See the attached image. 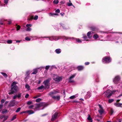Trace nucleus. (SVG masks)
I'll use <instances>...</instances> for the list:
<instances>
[{
    "instance_id": "nucleus-1",
    "label": "nucleus",
    "mask_w": 122,
    "mask_h": 122,
    "mask_svg": "<svg viewBox=\"0 0 122 122\" xmlns=\"http://www.w3.org/2000/svg\"><path fill=\"white\" fill-rule=\"evenodd\" d=\"M16 82L15 81L12 83L11 85V87L10 91V92L8 93L9 95L12 94L17 91L18 87L16 85Z\"/></svg>"
},
{
    "instance_id": "nucleus-2",
    "label": "nucleus",
    "mask_w": 122,
    "mask_h": 122,
    "mask_svg": "<svg viewBox=\"0 0 122 122\" xmlns=\"http://www.w3.org/2000/svg\"><path fill=\"white\" fill-rule=\"evenodd\" d=\"M35 110H36V109L40 108L41 107H45L47 106V104L45 102H41L39 104H35Z\"/></svg>"
},
{
    "instance_id": "nucleus-3",
    "label": "nucleus",
    "mask_w": 122,
    "mask_h": 122,
    "mask_svg": "<svg viewBox=\"0 0 122 122\" xmlns=\"http://www.w3.org/2000/svg\"><path fill=\"white\" fill-rule=\"evenodd\" d=\"M111 61L110 57L107 56L104 57L102 59V62L104 63H108L110 62Z\"/></svg>"
},
{
    "instance_id": "nucleus-4",
    "label": "nucleus",
    "mask_w": 122,
    "mask_h": 122,
    "mask_svg": "<svg viewBox=\"0 0 122 122\" xmlns=\"http://www.w3.org/2000/svg\"><path fill=\"white\" fill-rule=\"evenodd\" d=\"M112 91L109 90L105 92L104 93L105 94L106 97L107 98H109L112 95Z\"/></svg>"
},
{
    "instance_id": "nucleus-5",
    "label": "nucleus",
    "mask_w": 122,
    "mask_h": 122,
    "mask_svg": "<svg viewBox=\"0 0 122 122\" xmlns=\"http://www.w3.org/2000/svg\"><path fill=\"white\" fill-rule=\"evenodd\" d=\"M53 79L55 81L58 82H59L61 80H62V78L61 77L58 76L54 74Z\"/></svg>"
},
{
    "instance_id": "nucleus-6",
    "label": "nucleus",
    "mask_w": 122,
    "mask_h": 122,
    "mask_svg": "<svg viewBox=\"0 0 122 122\" xmlns=\"http://www.w3.org/2000/svg\"><path fill=\"white\" fill-rule=\"evenodd\" d=\"M17 102H15V100H13L11 101L9 103L8 107H11L15 106V105H16L17 104Z\"/></svg>"
},
{
    "instance_id": "nucleus-7",
    "label": "nucleus",
    "mask_w": 122,
    "mask_h": 122,
    "mask_svg": "<svg viewBox=\"0 0 122 122\" xmlns=\"http://www.w3.org/2000/svg\"><path fill=\"white\" fill-rule=\"evenodd\" d=\"M58 113L57 112H56L54 114L52 117L51 118V121H53L54 120H55L56 118L58 116Z\"/></svg>"
},
{
    "instance_id": "nucleus-8",
    "label": "nucleus",
    "mask_w": 122,
    "mask_h": 122,
    "mask_svg": "<svg viewBox=\"0 0 122 122\" xmlns=\"http://www.w3.org/2000/svg\"><path fill=\"white\" fill-rule=\"evenodd\" d=\"M58 113L57 112H56L54 114L52 117L51 118V121H53L54 120H55L56 118L58 116Z\"/></svg>"
},
{
    "instance_id": "nucleus-9",
    "label": "nucleus",
    "mask_w": 122,
    "mask_h": 122,
    "mask_svg": "<svg viewBox=\"0 0 122 122\" xmlns=\"http://www.w3.org/2000/svg\"><path fill=\"white\" fill-rule=\"evenodd\" d=\"M99 106L100 109L98 110V112L100 114L102 115L104 112V110L101 105L99 104Z\"/></svg>"
},
{
    "instance_id": "nucleus-10",
    "label": "nucleus",
    "mask_w": 122,
    "mask_h": 122,
    "mask_svg": "<svg viewBox=\"0 0 122 122\" xmlns=\"http://www.w3.org/2000/svg\"><path fill=\"white\" fill-rule=\"evenodd\" d=\"M120 78L119 76H117L115 77L113 80V81L115 83H117L119 81Z\"/></svg>"
},
{
    "instance_id": "nucleus-11",
    "label": "nucleus",
    "mask_w": 122,
    "mask_h": 122,
    "mask_svg": "<svg viewBox=\"0 0 122 122\" xmlns=\"http://www.w3.org/2000/svg\"><path fill=\"white\" fill-rule=\"evenodd\" d=\"M49 81L48 80H46L45 81L43 82L46 87H48V84L49 83Z\"/></svg>"
},
{
    "instance_id": "nucleus-12",
    "label": "nucleus",
    "mask_w": 122,
    "mask_h": 122,
    "mask_svg": "<svg viewBox=\"0 0 122 122\" xmlns=\"http://www.w3.org/2000/svg\"><path fill=\"white\" fill-rule=\"evenodd\" d=\"M57 92L55 90H54L50 92L49 94V95L50 96H51L52 97H53V95L57 93Z\"/></svg>"
},
{
    "instance_id": "nucleus-13",
    "label": "nucleus",
    "mask_w": 122,
    "mask_h": 122,
    "mask_svg": "<svg viewBox=\"0 0 122 122\" xmlns=\"http://www.w3.org/2000/svg\"><path fill=\"white\" fill-rule=\"evenodd\" d=\"M47 38H48L49 40L52 41L53 40H57L56 38V37H53V36L52 37H46Z\"/></svg>"
},
{
    "instance_id": "nucleus-14",
    "label": "nucleus",
    "mask_w": 122,
    "mask_h": 122,
    "mask_svg": "<svg viewBox=\"0 0 122 122\" xmlns=\"http://www.w3.org/2000/svg\"><path fill=\"white\" fill-rule=\"evenodd\" d=\"M114 105L117 107H122L121 105H122V103H115L114 104Z\"/></svg>"
},
{
    "instance_id": "nucleus-15",
    "label": "nucleus",
    "mask_w": 122,
    "mask_h": 122,
    "mask_svg": "<svg viewBox=\"0 0 122 122\" xmlns=\"http://www.w3.org/2000/svg\"><path fill=\"white\" fill-rule=\"evenodd\" d=\"M77 68L78 71H80L82 70L83 69L84 67L83 66H79L77 67Z\"/></svg>"
},
{
    "instance_id": "nucleus-16",
    "label": "nucleus",
    "mask_w": 122,
    "mask_h": 122,
    "mask_svg": "<svg viewBox=\"0 0 122 122\" xmlns=\"http://www.w3.org/2000/svg\"><path fill=\"white\" fill-rule=\"evenodd\" d=\"M91 32L90 31L88 32L87 34V36L88 37V38L89 39H91V38L92 36L91 35Z\"/></svg>"
},
{
    "instance_id": "nucleus-17",
    "label": "nucleus",
    "mask_w": 122,
    "mask_h": 122,
    "mask_svg": "<svg viewBox=\"0 0 122 122\" xmlns=\"http://www.w3.org/2000/svg\"><path fill=\"white\" fill-rule=\"evenodd\" d=\"M38 18V15H36L35 16V17H34L33 16H31L30 19H34L35 20H37Z\"/></svg>"
},
{
    "instance_id": "nucleus-18",
    "label": "nucleus",
    "mask_w": 122,
    "mask_h": 122,
    "mask_svg": "<svg viewBox=\"0 0 122 122\" xmlns=\"http://www.w3.org/2000/svg\"><path fill=\"white\" fill-rule=\"evenodd\" d=\"M87 120L90 122H92L93 121L91 117L89 115H88V116L87 118Z\"/></svg>"
},
{
    "instance_id": "nucleus-19",
    "label": "nucleus",
    "mask_w": 122,
    "mask_h": 122,
    "mask_svg": "<svg viewBox=\"0 0 122 122\" xmlns=\"http://www.w3.org/2000/svg\"><path fill=\"white\" fill-rule=\"evenodd\" d=\"M49 15L50 16H53L54 15H58V14L55 13H49Z\"/></svg>"
},
{
    "instance_id": "nucleus-20",
    "label": "nucleus",
    "mask_w": 122,
    "mask_h": 122,
    "mask_svg": "<svg viewBox=\"0 0 122 122\" xmlns=\"http://www.w3.org/2000/svg\"><path fill=\"white\" fill-rule=\"evenodd\" d=\"M56 52L57 54H59L60 53L61 51V49H56L55 51Z\"/></svg>"
},
{
    "instance_id": "nucleus-21",
    "label": "nucleus",
    "mask_w": 122,
    "mask_h": 122,
    "mask_svg": "<svg viewBox=\"0 0 122 122\" xmlns=\"http://www.w3.org/2000/svg\"><path fill=\"white\" fill-rule=\"evenodd\" d=\"M52 98L54 99H57L58 100H59L60 99V97L59 96H53L52 97Z\"/></svg>"
},
{
    "instance_id": "nucleus-22",
    "label": "nucleus",
    "mask_w": 122,
    "mask_h": 122,
    "mask_svg": "<svg viewBox=\"0 0 122 122\" xmlns=\"http://www.w3.org/2000/svg\"><path fill=\"white\" fill-rule=\"evenodd\" d=\"M26 112L29 113V115L34 113V112L32 110H30L27 111Z\"/></svg>"
},
{
    "instance_id": "nucleus-23",
    "label": "nucleus",
    "mask_w": 122,
    "mask_h": 122,
    "mask_svg": "<svg viewBox=\"0 0 122 122\" xmlns=\"http://www.w3.org/2000/svg\"><path fill=\"white\" fill-rule=\"evenodd\" d=\"M37 72V70L36 69H34L33 70V72L32 73V74H36Z\"/></svg>"
},
{
    "instance_id": "nucleus-24",
    "label": "nucleus",
    "mask_w": 122,
    "mask_h": 122,
    "mask_svg": "<svg viewBox=\"0 0 122 122\" xmlns=\"http://www.w3.org/2000/svg\"><path fill=\"white\" fill-rule=\"evenodd\" d=\"M93 37L94 39H96L99 37L98 35L97 34H95L93 36Z\"/></svg>"
},
{
    "instance_id": "nucleus-25",
    "label": "nucleus",
    "mask_w": 122,
    "mask_h": 122,
    "mask_svg": "<svg viewBox=\"0 0 122 122\" xmlns=\"http://www.w3.org/2000/svg\"><path fill=\"white\" fill-rule=\"evenodd\" d=\"M86 96L88 98H89L91 96L90 93L89 92H87V94L86 95Z\"/></svg>"
},
{
    "instance_id": "nucleus-26",
    "label": "nucleus",
    "mask_w": 122,
    "mask_h": 122,
    "mask_svg": "<svg viewBox=\"0 0 122 122\" xmlns=\"http://www.w3.org/2000/svg\"><path fill=\"white\" fill-rule=\"evenodd\" d=\"M1 73L2 75L4 76L5 77H6L8 76L4 72H1Z\"/></svg>"
},
{
    "instance_id": "nucleus-27",
    "label": "nucleus",
    "mask_w": 122,
    "mask_h": 122,
    "mask_svg": "<svg viewBox=\"0 0 122 122\" xmlns=\"http://www.w3.org/2000/svg\"><path fill=\"white\" fill-rule=\"evenodd\" d=\"M25 87L28 90H29L30 89V87L29 85L27 84H26L25 85Z\"/></svg>"
},
{
    "instance_id": "nucleus-28",
    "label": "nucleus",
    "mask_w": 122,
    "mask_h": 122,
    "mask_svg": "<svg viewBox=\"0 0 122 122\" xmlns=\"http://www.w3.org/2000/svg\"><path fill=\"white\" fill-rule=\"evenodd\" d=\"M16 118V115H15L12 117V119H11L10 121H12L15 120Z\"/></svg>"
},
{
    "instance_id": "nucleus-29",
    "label": "nucleus",
    "mask_w": 122,
    "mask_h": 122,
    "mask_svg": "<svg viewBox=\"0 0 122 122\" xmlns=\"http://www.w3.org/2000/svg\"><path fill=\"white\" fill-rule=\"evenodd\" d=\"M59 1L58 0H55L53 2L54 3L56 4H57L59 2Z\"/></svg>"
},
{
    "instance_id": "nucleus-30",
    "label": "nucleus",
    "mask_w": 122,
    "mask_h": 122,
    "mask_svg": "<svg viewBox=\"0 0 122 122\" xmlns=\"http://www.w3.org/2000/svg\"><path fill=\"white\" fill-rule=\"evenodd\" d=\"M44 88V86L43 85H41V86L38 87V89L39 90H41Z\"/></svg>"
},
{
    "instance_id": "nucleus-31",
    "label": "nucleus",
    "mask_w": 122,
    "mask_h": 122,
    "mask_svg": "<svg viewBox=\"0 0 122 122\" xmlns=\"http://www.w3.org/2000/svg\"><path fill=\"white\" fill-rule=\"evenodd\" d=\"M12 42V40H9L7 41V43L8 44H11Z\"/></svg>"
},
{
    "instance_id": "nucleus-32",
    "label": "nucleus",
    "mask_w": 122,
    "mask_h": 122,
    "mask_svg": "<svg viewBox=\"0 0 122 122\" xmlns=\"http://www.w3.org/2000/svg\"><path fill=\"white\" fill-rule=\"evenodd\" d=\"M68 6H70L72 5V4L71 3L67 2L66 4Z\"/></svg>"
},
{
    "instance_id": "nucleus-33",
    "label": "nucleus",
    "mask_w": 122,
    "mask_h": 122,
    "mask_svg": "<svg viewBox=\"0 0 122 122\" xmlns=\"http://www.w3.org/2000/svg\"><path fill=\"white\" fill-rule=\"evenodd\" d=\"M114 101V100L112 99H109L108 100V102L110 103L113 102Z\"/></svg>"
},
{
    "instance_id": "nucleus-34",
    "label": "nucleus",
    "mask_w": 122,
    "mask_h": 122,
    "mask_svg": "<svg viewBox=\"0 0 122 122\" xmlns=\"http://www.w3.org/2000/svg\"><path fill=\"white\" fill-rule=\"evenodd\" d=\"M29 75H28L25 77V80L26 81H27V79H29Z\"/></svg>"
},
{
    "instance_id": "nucleus-35",
    "label": "nucleus",
    "mask_w": 122,
    "mask_h": 122,
    "mask_svg": "<svg viewBox=\"0 0 122 122\" xmlns=\"http://www.w3.org/2000/svg\"><path fill=\"white\" fill-rule=\"evenodd\" d=\"M31 28H30V27H27L26 30V31H30L31 30Z\"/></svg>"
},
{
    "instance_id": "nucleus-36",
    "label": "nucleus",
    "mask_w": 122,
    "mask_h": 122,
    "mask_svg": "<svg viewBox=\"0 0 122 122\" xmlns=\"http://www.w3.org/2000/svg\"><path fill=\"white\" fill-rule=\"evenodd\" d=\"M60 24L64 29H67L65 27V26H64V24L62 23H60Z\"/></svg>"
},
{
    "instance_id": "nucleus-37",
    "label": "nucleus",
    "mask_w": 122,
    "mask_h": 122,
    "mask_svg": "<svg viewBox=\"0 0 122 122\" xmlns=\"http://www.w3.org/2000/svg\"><path fill=\"white\" fill-rule=\"evenodd\" d=\"M21 109V108L20 107H19L16 110L15 112H19Z\"/></svg>"
},
{
    "instance_id": "nucleus-38",
    "label": "nucleus",
    "mask_w": 122,
    "mask_h": 122,
    "mask_svg": "<svg viewBox=\"0 0 122 122\" xmlns=\"http://www.w3.org/2000/svg\"><path fill=\"white\" fill-rule=\"evenodd\" d=\"M76 96L75 95L72 96L70 97L69 98L70 99H73L75 98H76Z\"/></svg>"
},
{
    "instance_id": "nucleus-39",
    "label": "nucleus",
    "mask_w": 122,
    "mask_h": 122,
    "mask_svg": "<svg viewBox=\"0 0 122 122\" xmlns=\"http://www.w3.org/2000/svg\"><path fill=\"white\" fill-rule=\"evenodd\" d=\"M75 76H76V74H74L72 76H71L69 78H70V79H71L72 78H74L75 77Z\"/></svg>"
},
{
    "instance_id": "nucleus-40",
    "label": "nucleus",
    "mask_w": 122,
    "mask_h": 122,
    "mask_svg": "<svg viewBox=\"0 0 122 122\" xmlns=\"http://www.w3.org/2000/svg\"><path fill=\"white\" fill-rule=\"evenodd\" d=\"M25 39L27 41H30V39L28 37H26L25 38Z\"/></svg>"
},
{
    "instance_id": "nucleus-41",
    "label": "nucleus",
    "mask_w": 122,
    "mask_h": 122,
    "mask_svg": "<svg viewBox=\"0 0 122 122\" xmlns=\"http://www.w3.org/2000/svg\"><path fill=\"white\" fill-rule=\"evenodd\" d=\"M41 100V99L40 98H38L36 100V101L37 102H39Z\"/></svg>"
},
{
    "instance_id": "nucleus-42",
    "label": "nucleus",
    "mask_w": 122,
    "mask_h": 122,
    "mask_svg": "<svg viewBox=\"0 0 122 122\" xmlns=\"http://www.w3.org/2000/svg\"><path fill=\"white\" fill-rule=\"evenodd\" d=\"M112 94H114V93H115L116 92H118V90H113L112 91Z\"/></svg>"
},
{
    "instance_id": "nucleus-43",
    "label": "nucleus",
    "mask_w": 122,
    "mask_h": 122,
    "mask_svg": "<svg viewBox=\"0 0 122 122\" xmlns=\"http://www.w3.org/2000/svg\"><path fill=\"white\" fill-rule=\"evenodd\" d=\"M76 40L77 42L79 43H81V41L79 39H76Z\"/></svg>"
},
{
    "instance_id": "nucleus-44",
    "label": "nucleus",
    "mask_w": 122,
    "mask_h": 122,
    "mask_svg": "<svg viewBox=\"0 0 122 122\" xmlns=\"http://www.w3.org/2000/svg\"><path fill=\"white\" fill-rule=\"evenodd\" d=\"M21 94L20 93H19L18 95H16L17 96V97L19 98L21 97Z\"/></svg>"
},
{
    "instance_id": "nucleus-45",
    "label": "nucleus",
    "mask_w": 122,
    "mask_h": 122,
    "mask_svg": "<svg viewBox=\"0 0 122 122\" xmlns=\"http://www.w3.org/2000/svg\"><path fill=\"white\" fill-rule=\"evenodd\" d=\"M32 26V25L30 24H28L26 25V26L27 27H31Z\"/></svg>"
},
{
    "instance_id": "nucleus-46",
    "label": "nucleus",
    "mask_w": 122,
    "mask_h": 122,
    "mask_svg": "<svg viewBox=\"0 0 122 122\" xmlns=\"http://www.w3.org/2000/svg\"><path fill=\"white\" fill-rule=\"evenodd\" d=\"M16 25L17 26V30H19L20 28V26L19 25Z\"/></svg>"
},
{
    "instance_id": "nucleus-47",
    "label": "nucleus",
    "mask_w": 122,
    "mask_h": 122,
    "mask_svg": "<svg viewBox=\"0 0 122 122\" xmlns=\"http://www.w3.org/2000/svg\"><path fill=\"white\" fill-rule=\"evenodd\" d=\"M55 12L56 13H59L60 12V10L59 9H57L56 10Z\"/></svg>"
},
{
    "instance_id": "nucleus-48",
    "label": "nucleus",
    "mask_w": 122,
    "mask_h": 122,
    "mask_svg": "<svg viewBox=\"0 0 122 122\" xmlns=\"http://www.w3.org/2000/svg\"><path fill=\"white\" fill-rule=\"evenodd\" d=\"M110 112L111 115H112L114 112L113 111L112 109H111L110 110Z\"/></svg>"
},
{
    "instance_id": "nucleus-49",
    "label": "nucleus",
    "mask_w": 122,
    "mask_h": 122,
    "mask_svg": "<svg viewBox=\"0 0 122 122\" xmlns=\"http://www.w3.org/2000/svg\"><path fill=\"white\" fill-rule=\"evenodd\" d=\"M66 39H70V40H71L74 39L73 37H68L66 38Z\"/></svg>"
},
{
    "instance_id": "nucleus-50",
    "label": "nucleus",
    "mask_w": 122,
    "mask_h": 122,
    "mask_svg": "<svg viewBox=\"0 0 122 122\" xmlns=\"http://www.w3.org/2000/svg\"><path fill=\"white\" fill-rule=\"evenodd\" d=\"M8 0H4V2L5 4H7L8 3Z\"/></svg>"
},
{
    "instance_id": "nucleus-51",
    "label": "nucleus",
    "mask_w": 122,
    "mask_h": 122,
    "mask_svg": "<svg viewBox=\"0 0 122 122\" xmlns=\"http://www.w3.org/2000/svg\"><path fill=\"white\" fill-rule=\"evenodd\" d=\"M69 82H70L72 83L74 82V81L72 80V79H70V78L69 79Z\"/></svg>"
},
{
    "instance_id": "nucleus-52",
    "label": "nucleus",
    "mask_w": 122,
    "mask_h": 122,
    "mask_svg": "<svg viewBox=\"0 0 122 122\" xmlns=\"http://www.w3.org/2000/svg\"><path fill=\"white\" fill-rule=\"evenodd\" d=\"M50 66H46L45 67V69L46 70H48Z\"/></svg>"
},
{
    "instance_id": "nucleus-53",
    "label": "nucleus",
    "mask_w": 122,
    "mask_h": 122,
    "mask_svg": "<svg viewBox=\"0 0 122 122\" xmlns=\"http://www.w3.org/2000/svg\"><path fill=\"white\" fill-rule=\"evenodd\" d=\"M83 38L84 39V40H86L87 39V36H84Z\"/></svg>"
},
{
    "instance_id": "nucleus-54",
    "label": "nucleus",
    "mask_w": 122,
    "mask_h": 122,
    "mask_svg": "<svg viewBox=\"0 0 122 122\" xmlns=\"http://www.w3.org/2000/svg\"><path fill=\"white\" fill-rule=\"evenodd\" d=\"M32 103V102L31 101H28L27 102V104H28V105H30V104H31Z\"/></svg>"
},
{
    "instance_id": "nucleus-55",
    "label": "nucleus",
    "mask_w": 122,
    "mask_h": 122,
    "mask_svg": "<svg viewBox=\"0 0 122 122\" xmlns=\"http://www.w3.org/2000/svg\"><path fill=\"white\" fill-rule=\"evenodd\" d=\"M5 100L4 99H2L1 101V103L2 104L4 103L5 102Z\"/></svg>"
},
{
    "instance_id": "nucleus-56",
    "label": "nucleus",
    "mask_w": 122,
    "mask_h": 122,
    "mask_svg": "<svg viewBox=\"0 0 122 122\" xmlns=\"http://www.w3.org/2000/svg\"><path fill=\"white\" fill-rule=\"evenodd\" d=\"M34 107V106L33 105H31L29 106V107L30 109Z\"/></svg>"
},
{
    "instance_id": "nucleus-57",
    "label": "nucleus",
    "mask_w": 122,
    "mask_h": 122,
    "mask_svg": "<svg viewBox=\"0 0 122 122\" xmlns=\"http://www.w3.org/2000/svg\"><path fill=\"white\" fill-rule=\"evenodd\" d=\"M4 117V119L3 121H5L7 119V118H8V117Z\"/></svg>"
},
{
    "instance_id": "nucleus-58",
    "label": "nucleus",
    "mask_w": 122,
    "mask_h": 122,
    "mask_svg": "<svg viewBox=\"0 0 122 122\" xmlns=\"http://www.w3.org/2000/svg\"><path fill=\"white\" fill-rule=\"evenodd\" d=\"M29 96V95L28 94H26L25 96V98H27Z\"/></svg>"
},
{
    "instance_id": "nucleus-59",
    "label": "nucleus",
    "mask_w": 122,
    "mask_h": 122,
    "mask_svg": "<svg viewBox=\"0 0 122 122\" xmlns=\"http://www.w3.org/2000/svg\"><path fill=\"white\" fill-rule=\"evenodd\" d=\"M89 64V63L88 62H86L85 63V64L86 65H88Z\"/></svg>"
},
{
    "instance_id": "nucleus-60",
    "label": "nucleus",
    "mask_w": 122,
    "mask_h": 122,
    "mask_svg": "<svg viewBox=\"0 0 122 122\" xmlns=\"http://www.w3.org/2000/svg\"><path fill=\"white\" fill-rule=\"evenodd\" d=\"M60 14L62 16H63L64 15V13H60Z\"/></svg>"
},
{
    "instance_id": "nucleus-61",
    "label": "nucleus",
    "mask_w": 122,
    "mask_h": 122,
    "mask_svg": "<svg viewBox=\"0 0 122 122\" xmlns=\"http://www.w3.org/2000/svg\"><path fill=\"white\" fill-rule=\"evenodd\" d=\"M3 105L2 104L0 105V109H1L3 107Z\"/></svg>"
},
{
    "instance_id": "nucleus-62",
    "label": "nucleus",
    "mask_w": 122,
    "mask_h": 122,
    "mask_svg": "<svg viewBox=\"0 0 122 122\" xmlns=\"http://www.w3.org/2000/svg\"><path fill=\"white\" fill-rule=\"evenodd\" d=\"M4 117V116L3 115V116H1L0 117V118L1 119H2V118H3Z\"/></svg>"
},
{
    "instance_id": "nucleus-63",
    "label": "nucleus",
    "mask_w": 122,
    "mask_h": 122,
    "mask_svg": "<svg viewBox=\"0 0 122 122\" xmlns=\"http://www.w3.org/2000/svg\"><path fill=\"white\" fill-rule=\"evenodd\" d=\"M16 96H14L13 97V99H15L16 98Z\"/></svg>"
},
{
    "instance_id": "nucleus-64",
    "label": "nucleus",
    "mask_w": 122,
    "mask_h": 122,
    "mask_svg": "<svg viewBox=\"0 0 122 122\" xmlns=\"http://www.w3.org/2000/svg\"><path fill=\"white\" fill-rule=\"evenodd\" d=\"M122 96V93L120 95H119L118 96V97H121V96Z\"/></svg>"
}]
</instances>
